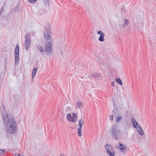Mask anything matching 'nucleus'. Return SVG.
I'll return each mask as SVG.
<instances>
[{"label":"nucleus","instance_id":"cd10ccee","mask_svg":"<svg viewBox=\"0 0 156 156\" xmlns=\"http://www.w3.org/2000/svg\"><path fill=\"white\" fill-rule=\"evenodd\" d=\"M15 156H24L23 155H22V154L21 155V154H16Z\"/></svg>","mask_w":156,"mask_h":156},{"label":"nucleus","instance_id":"a878e982","mask_svg":"<svg viewBox=\"0 0 156 156\" xmlns=\"http://www.w3.org/2000/svg\"><path fill=\"white\" fill-rule=\"evenodd\" d=\"M124 23L126 25H128L129 21L127 19H126L124 21Z\"/></svg>","mask_w":156,"mask_h":156},{"label":"nucleus","instance_id":"c85d7f7f","mask_svg":"<svg viewBox=\"0 0 156 156\" xmlns=\"http://www.w3.org/2000/svg\"><path fill=\"white\" fill-rule=\"evenodd\" d=\"M114 81H112L111 82V84L112 86H114Z\"/></svg>","mask_w":156,"mask_h":156},{"label":"nucleus","instance_id":"4be33fe9","mask_svg":"<svg viewBox=\"0 0 156 156\" xmlns=\"http://www.w3.org/2000/svg\"><path fill=\"white\" fill-rule=\"evenodd\" d=\"M126 9L125 8V7L124 6H122L121 8V12L122 14L124 13L125 12Z\"/></svg>","mask_w":156,"mask_h":156},{"label":"nucleus","instance_id":"2eb2a0df","mask_svg":"<svg viewBox=\"0 0 156 156\" xmlns=\"http://www.w3.org/2000/svg\"><path fill=\"white\" fill-rule=\"evenodd\" d=\"M77 117L75 113H73L72 115V117L71 121L73 122H74L76 121Z\"/></svg>","mask_w":156,"mask_h":156},{"label":"nucleus","instance_id":"9b49d317","mask_svg":"<svg viewBox=\"0 0 156 156\" xmlns=\"http://www.w3.org/2000/svg\"><path fill=\"white\" fill-rule=\"evenodd\" d=\"M131 121L134 128H136L137 126H138L139 125H140L134 118L133 117L131 118Z\"/></svg>","mask_w":156,"mask_h":156},{"label":"nucleus","instance_id":"6ab92c4d","mask_svg":"<svg viewBox=\"0 0 156 156\" xmlns=\"http://www.w3.org/2000/svg\"><path fill=\"white\" fill-rule=\"evenodd\" d=\"M115 81L117 82V83L120 85H122V83L121 80L119 78H117L116 79Z\"/></svg>","mask_w":156,"mask_h":156},{"label":"nucleus","instance_id":"7ed1b4c3","mask_svg":"<svg viewBox=\"0 0 156 156\" xmlns=\"http://www.w3.org/2000/svg\"><path fill=\"white\" fill-rule=\"evenodd\" d=\"M112 135L116 140H119L121 136V133L116 125H114L112 129Z\"/></svg>","mask_w":156,"mask_h":156},{"label":"nucleus","instance_id":"6e6552de","mask_svg":"<svg viewBox=\"0 0 156 156\" xmlns=\"http://www.w3.org/2000/svg\"><path fill=\"white\" fill-rule=\"evenodd\" d=\"M98 34L100 35L98 40L100 41L103 42L104 41V38L105 37V34L101 31L99 30L98 32Z\"/></svg>","mask_w":156,"mask_h":156},{"label":"nucleus","instance_id":"c756f323","mask_svg":"<svg viewBox=\"0 0 156 156\" xmlns=\"http://www.w3.org/2000/svg\"><path fill=\"white\" fill-rule=\"evenodd\" d=\"M122 27H126V25L125 24H122Z\"/></svg>","mask_w":156,"mask_h":156},{"label":"nucleus","instance_id":"f8f14e48","mask_svg":"<svg viewBox=\"0 0 156 156\" xmlns=\"http://www.w3.org/2000/svg\"><path fill=\"white\" fill-rule=\"evenodd\" d=\"M79 127L77 129L78 134L79 136L81 135V132L82 129V126L83 124H79Z\"/></svg>","mask_w":156,"mask_h":156},{"label":"nucleus","instance_id":"ddd939ff","mask_svg":"<svg viewBox=\"0 0 156 156\" xmlns=\"http://www.w3.org/2000/svg\"><path fill=\"white\" fill-rule=\"evenodd\" d=\"M101 76V74L99 73H95L92 75L90 76L91 78H97Z\"/></svg>","mask_w":156,"mask_h":156},{"label":"nucleus","instance_id":"4468645a","mask_svg":"<svg viewBox=\"0 0 156 156\" xmlns=\"http://www.w3.org/2000/svg\"><path fill=\"white\" fill-rule=\"evenodd\" d=\"M19 46L17 45L16 46L15 50V56L19 55Z\"/></svg>","mask_w":156,"mask_h":156},{"label":"nucleus","instance_id":"b1692460","mask_svg":"<svg viewBox=\"0 0 156 156\" xmlns=\"http://www.w3.org/2000/svg\"><path fill=\"white\" fill-rule=\"evenodd\" d=\"M78 122L79 124H83L84 122L83 119H79L78 120Z\"/></svg>","mask_w":156,"mask_h":156},{"label":"nucleus","instance_id":"f3484780","mask_svg":"<svg viewBox=\"0 0 156 156\" xmlns=\"http://www.w3.org/2000/svg\"><path fill=\"white\" fill-rule=\"evenodd\" d=\"M37 69L36 68H34L32 70V78L33 79L35 76L37 72Z\"/></svg>","mask_w":156,"mask_h":156},{"label":"nucleus","instance_id":"9d476101","mask_svg":"<svg viewBox=\"0 0 156 156\" xmlns=\"http://www.w3.org/2000/svg\"><path fill=\"white\" fill-rule=\"evenodd\" d=\"M119 146H118L119 148L120 149L122 152H124V151L126 149V145H123L122 143H120L119 142Z\"/></svg>","mask_w":156,"mask_h":156},{"label":"nucleus","instance_id":"1a4fd4ad","mask_svg":"<svg viewBox=\"0 0 156 156\" xmlns=\"http://www.w3.org/2000/svg\"><path fill=\"white\" fill-rule=\"evenodd\" d=\"M136 129L137 130L138 133L140 135L142 136L144 135V132L140 125L137 126Z\"/></svg>","mask_w":156,"mask_h":156},{"label":"nucleus","instance_id":"f257e3e1","mask_svg":"<svg viewBox=\"0 0 156 156\" xmlns=\"http://www.w3.org/2000/svg\"><path fill=\"white\" fill-rule=\"evenodd\" d=\"M0 109L2 114L3 115L2 120L6 131L10 134L14 133L16 129V121L11 117H9L6 114L4 106H2Z\"/></svg>","mask_w":156,"mask_h":156},{"label":"nucleus","instance_id":"39448f33","mask_svg":"<svg viewBox=\"0 0 156 156\" xmlns=\"http://www.w3.org/2000/svg\"><path fill=\"white\" fill-rule=\"evenodd\" d=\"M105 150L109 156H114L115 153L112 146L107 144L105 146Z\"/></svg>","mask_w":156,"mask_h":156},{"label":"nucleus","instance_id":"412c9836","mask_svg":"<svg viewBox=\"0 0 156 156\" xmlns=\"http://www.w3.org/2000/svg\"><path fill=\"white\" fill-rule=\"evenodd\" d=\"M67 118L69 121H71L72 116L70 113H69L67 115Z\"/></svg>","mask_w":156,"mask_h":156},{"label":"nucleus","instance_id":"dca6fc26","mask_svg":"<svg viewBox=\"0 0 156 156\" xmlns=\"http://www.w3.org/2000/svg\"><path fill=\"white\" fill-rule=\"evenodd\" d=\"M20 59L19 55L15 56V65H17L18 64L19 62Z\"/></svg>","mask_w":156,"mask_h":156},{"label":"nucleus","instance_id":"bb28decb","mask_svg":"<svg viewBox=\"0 0 156 156\" xmlns=\"http://www.w3.org/2000/svg\"><path fill=\"white\" fill-rule=\"evenodd\" d=\"M37 0H29V2L30 3H33L36 2Z\"/></svg>","mask_w":156,"mask_h":156},{"label":"nucleus","instance_id":"20e7f679","mask_svg":"<svg viewBox=\"0 0 156 156\" xmlns=\"http://www.w3.org/2000/svg\"><path fill=\"white\" fill-rule=\"evenodd\" d=\"M51 29L48 24L46 25L44 30V37L47 40H49L51 37Z\"/></svg>","mask_w":156,"mask_h":156},{"label":"nucleus","instance_id":"f03ea898","mask_svg":"<svg viewBox=\"0 0 156 156\" xmlns=\"http://www.w3.org/2000/svg\"><path fill=\"white\" fill-rule=\"evenodd\" d=\"M113 110L112 111V114L110 115V119L113 120L114 116L116 119V122L119 123L122 120V117L121 116H119V112L116 106L115 103L113 104Z\"/></svg>","mask_w":156,"mask_h":156},{"label":"nucleus","instance_id":"393cba45","mask_svg":"<svg viewBox=\"0 0 156 156\" xmlns=\"http://www.w3.org/2000/svg\"><path fill=\"white\" fill-rule=\"evenodd\" d=\"M5 152V151L4 150L0 149V155L3 154Z\"/></svg>","mask_w":156,"mask_h":156},{"label":"nucleus","instance_id":"0eeeda50","mask_svg":"<svg viewBox=\"0 0 156 156\" xmlns=\"http://www.w3.org/2000/svg\"><path fill=\"white\" fill-rule=\"evenodd\" d=\"M44 50L45 52H47V55L51 54L52 50V44L50 42H48L46 44L44 47Z\"/></svg>","mask_w":156,"mask_h":156},{"label":"nucleus","instance_id":"423d86ee","mask_svg":"<svg viewBox=\"0 0 156 156\" xmlns=\"http://www.w3.org/2000/svg\"><path fill=\"white\" fill-rule=\"evenodd\" d=\"M25 40L24 47L27 50H28L29 49L30 45V35L28 34H26L25 35Z\"/></svg>","mask_w":156,"mask_h":156},{"label":"nucleus","instance_id":"a211bd4d","mask_svg":"<svg viewBox=\"0 0 156 156\" xmlns=\"http://www.w3.org/2000/svg\"><path fill=\"white\" fill-rule=\"evenodd\" d=\"M37 49H38V50L40 52H42L43 51V47L41 45H37Z\"/></svg>","mask_w":156,"mask_h":156},{"label":"nucleus","instance_id":"5701e85b","mask_svg":"<svg viewBox=\"0 0 156 156\" xmlns=\"http://www.w3.org/2000/svg\"><path fill=\"white\" fill-rule=\"evenodd\" d=\"M19 7L18 6H16L14 8H13L12 9V10H13V11H19Z\"/></svg>","mask_w":156,"mask_h":156},{"label":"nucleus","instance_id":"aec40b11","mask_svg":"<svg viewBox=\"0 0 156 156\" xmlns=\"http://www.w3.org/2000/svg\"><path fill=\"white\" fill-rule=\"evenodd\" d=\"M76 106L80 108H81L82 107V104L81 102H78L76 103Z\"/></svg>","mask_w":156,"mask_h":156}]
</instances>
